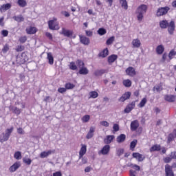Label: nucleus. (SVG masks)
Wrapping results in <instances>:
<instances>
[{"mask_svg": "<svg viewBox=\"0 0 176 176\" xmlns=\"http://www.w3.org/2000/svg\"><path fill=\"white\" fill-rule=\"evenodd\" d=\"M148 10V6L145 4L140 6L136 11L137 19L138 21L141 22L142 21V19H144V13H146V11Z\"/></svg>", "mask_w": 176, "mask_h": 176, "instance_id": "obj_1", "label": "nucleus"}, {"mask_svg": "<svg viewBox=\"0 0 176 176\" xmlns=\"http://www.w3.org/2000/svg\"><path fill=\"white\" fill-rule=\"evenodd\" d=\"M13 127H11L10 129H7L6 130V133H2L0 135V142L1 144H3V142H6V141H8L10 135L12 134V133H13Z\"/></svg>", "mask_w": 176, "mask_h": 176, "instance_id": "obj_2", "label": "nucleus"}, {"mask_svg": "<svg viewBox=\"0 0 176 176\" xmlns=\"http://www.w3.org/2000/svg\"><path fill=\"white\" fill-rule=\"evenodd\" d=\"M169 10H170V7L168 6L160 7L155 12V16L157 17H162V16H166V14L168 13Z\"/></svg>", "mask_w": 176, "mask_h": 176, "instance_id": "obj_3", "label": "nucleus"}, {"mask_svg": "<svg viewBox=\"0 0 176 176\" xmlns=\"http://www.w3.org/2000/svg\"><path fill=\"white\" fill-rule=\"evenodd\" d=\"M60 34L65 36L66 38H76V36H74V31L67 30L64 28H62Z\"/></svg>", "mask_w": 176, "mask_h": 176, "instance_id": "obj_4", "label": "nucleus"}, {"mask_svg": "<svg viewBox=\"0 0 176 176\" xmlns=\"http://www.w3.org/2000/svg\"><path fill=\"white\" fill-rule=\"evenodd\" d=\"M48 27L50 30H60V26H58V23L57 22V19L51 20L48 21Z\"/></svg>", "mask_w": 176, "mask_h": 176, "instance_id": "obj_5", "label": "nucleus"}, {"mask_svg": "<svg viewBox=\"0 0 176 176\" xmlns=\"http://www.w3.org/2000/svg\"><path fill=\"white\" fill-rule=\"evenodd\" d=\"M168 32H169L170 35H173L174 32L175 31V22L171 21L169 23H168Z\"/></svg>", "mask_w": 176, "mask_h": 176, "instance_id": "obj_6", "label": "nucleus"}, {"mask_svg": "<svg viewBox=\"0 0 176 176\" xmlns=\"http://www.w3.org/2000/svg\"><path fill=\"white\" fill-rule=\"evenodd\" d=\"M111 151V146L109 144H106L103 146L101 151H98V155H108Z\"/></svg>", "mask_w": 176, "mask_h": 176, "instance_id": "obj_7", "label": "nucleus"}, {"mask_svg": "<svg viewBox=\"0 0 176 176\" xmlns=\"http://www.w3.org/2000/svg\"><path fill=\"white\" fill-rule=\"evenodd\" d=\"M134 108H135V101H133L131 104H128L124 109V112L125 113H130V112H131Z\"/></svg>", "mask_w": 176, "mask_h": 176, "instance_id": "obj_8", "label": "nucleus"}, {"mask_svg": "<svg viewBox=\"0 0 176 176\" xmlns=\"http://www.w3.org/2000/svg\"><path fill=\"white\" fill-rule=\"evenodd\" d=\"M125 72L126 75H129V76H135V75H137L135 69L133 67H129Z\"/></svg>", "mask_w": 176, "mask_h": 176, "instance_id": "obj_9", "label": "nucleus"}, {"mask_svg": "<svg viewBox=\"0 0 176 176\" xmlns=\"http://www.w3.org/2000/svg\"><path fill=\"white\" fill-rule=\"evenodd\" d=\"M25 31L29 35H34V34H36V32H38V29L35 27L30 26L27 28Z\"/></svg>", "mask_w": 176, "mask_h": 176, "instance_id": "obj_10", "label": "nucleus"}, {"mask_svg": "<svg viewBox=\"0 0 176 176\" xmlns=\"http://www.w3.org/2000/svg\"><path fill=\"white\" fill-rule=\"evenodd\" d=\"M56 150H49L48 151H43L40 154V157L41 159H45V157H47V156H50V155H52V153H55Z\"/></svg>", "mask_w": 176, "mask_h": 176, "instance_id": "obj_11", "label": "nucleus"}, {"mask_svg": "<svg viewBox=\"0 0 176 176\" xmlns=\"http://www.w3.org/2000/svg\"><path fill=\"white\" fill-rule=\"evenodd\" d=\"M130 97H131V92H126L125 94H122L118 101H121V102H124V101H126V100H129Z\"/></svg>", "mask_w": 176, "mask_h": 176, "instance_id": "obj_12", "label": "nucleus"}, {"mask_svg": "<svg viewBox=\"0 0 176 176\" xmlns=\"http://www.w3.org/2000/svg\"><path fill=\"white\" fill-rule=\"evenodd\" d=\"M140 127V122L138 120H135L131 122V131H137V129Z\"/></svg>", "mask_w": 176, "mask_h": 176, "instance_id": "obj_13", "label": "nucleus"}, {"mask_svg": "<svg viewBox=\"0 0 176 176\" xmlns=\"http://www.w3.org/2000/svg\"><path fill=\"white\" fill-rule=\"evenodd\" d=\"M132 156L135 159H138V162H144V160H145V156H143L142 154H140L139 153H133L132 154Z\"/></svg>", "mask_w": 176, "mask_h": 176, "instance_id": "obj_14", "label": "nucleus"}, {"mask_svg": "<svg viewBox=\"0 0 176 176\" xmlns=\"http://www.w3.org/2000/svg\"><path fill=\"white\" fill-rule=\"evenodd\" d=\"M165 173L166 176H174V172L170 165L167 164L165 166Z\"/></svg>", "mask_w": 176, "mask_h": 176, "instance_id": "obj_15", "label": "nucleus"}, {"mask_svg": "<svg viewBox=\"0 0 176 176\" xmlns=\"http://www.w3.org/2000/svg\"><path fill=\"white\" fill-rule=\"evenodd\" d=\"M21 166V164H20V162H16L9 168V171L10 173H14V171H16Z\"/></svg>", "mask_w": 176, "mask_h": 176, "instance_id": "obj_16", "label": "nucleus"}, {"mask_svg": "<svg viewBox=\"0 0 176 176\" xmlns=\"http://www.w3.org/2000/svg\"><path fill=\"white\" fill-rule=\"evenodd\" d=\"M94 131H96V128L94 126H91L89 131L87 134L86 139L90 140L91 138H93V137H94Z\"/></svg>", "mask_w": 176, "mask_h": 176, "instance_id": "obj_17", "label": "nucleus"}, {"mask_svg": "<svg viewBox=\"0 0 176 176\" xmlns=\"http://www.w3.org/2000/svg\"><path fill=\"white\" fill-rule=\"evenodd\" d=\"M107 72L108 70L104 69H97L94 72V75H95V76H102L104 74H107Z\"/></svg>", "mask_w": 176, "mask_h": 176, "instance_id": "obj_18", "label": "nucleus"}, {"mask_svg": "<svg viewBox=\"0 0 176 176\" xmlns=\"http://www.w3.org/2000/svg\"><path fill=\"white\" fill-rule=\"evenodd\" d=\"M80 41L82 45H89L90 43V38L86 37V36L80 35Z\"/></svg>", "mask_w": 176, "mask_h": 176, "instance_id": "obj_19", "label": "nucleus"}, {"mask_svg": "<svg viewBox=\"0 0 176 176\" xmlns=\"http://www.w3.org/2000/svg\"><path fill=\"white\" fill-rule=\"evenodd\" d=\"M113 140H115V135H107L106 138L104 139V143L108 145L109 144H111Z\"/></svg>", "mask_w": 176, "mask_h": 176, "instance_id": "obj_20", "label": "nucleus"}, {"mask_svg": "<svg viewBox=\"0 0 176 176\" xmlns=\"http://www.w3.org/2000/svg\"><path fill=\"white\" fill-rule=\"evenodd\" d=\"M165 100H166V101H168V102H174V101H175V100H176V96L166 95Z\"/></svg>", "mask_w": 176, "mask_h": 176, "instance_id": "obj_21", "label": "nucleus"}, {"mask_svg": "<svg viewBox=\"0 0 176 176\" xmlns=\"http://www.w3.org/2000/svg\"><path fill=\"white\" fill-rule=\"evenodd\" d=\"M160 27L163 30H166L168 27V21L167 20H162L160 22Z\"/></svg>", "mask_w": 176, "mask_h": 176, "instance_id": "obj_22", "label": "nucleus"}, {"mask_svg": "<svg viewBox=\"0 0 176 176\" xmlns=\"http://www.w3.org/2000/svg\"><path fill=\"white\" fill-rule=\"evenodd\" d=\"M118 60V55L112 54L108 57V63L111 64L112 63H115Z\"/></svg>", "mask_w": 176, "mask_h": 176, "instance_id": "obj_23", "label": "nucleus"}, {"mask_svg": "<svg viewBox=\"0 0 176 176\" xmlns=\"http://www.w3.org/2000/svg\"><path fill=\"white\" fill-rule=\"evenodd\" d=\"M155 90H156L157 93H160V91L163 90V83L160 82L157 85L155 86L153 88V91H155Z\"/></svg>", "mask_w": 176, "mask_h": 176, "instance_id": "obj_24", "label": "nucleus"}, {"mask_svg": "<svg viewBox=\"0 0 176 176\" xmlns=\"http://www.w3.org/2000/svg\"><path fill=\"white\" fill-rule=\"evenodd\" d=\"M124 141H126V135L120 134L117 137V142H118V144H122V142H124Z\"/></svg>", "mask_w": 176, "mask_h": 176, "instance_id": "obj_25", "label": "nucleus"}, {"mask_svg": "<svg viewBox=\"0 0 176 176\" xmlns=\"http://www.w3.org/2000/svg\"><path fill=\"white\" fill-rule=\"evenodd\" d=\"M162 149V146L160 144H155L150 148V152H159Z\"/></svg>", "mask_w": 176, "mask_h": 176, "instance_id": "obj_26", "label": "nucleus"}, {"mask_svg": "<svg viewBox=\"0 0 176 176\" xmlns=\"http://www.w3.org/2000/svg\"><path fill=\"white\" fill-rule=\"evenodd\" d=\"M47 60H48V63L49 64H50V65H53V64L54 63V58H53V55L52 54L51 52H48L47 54Z\"/></svg>", "mask_w": 176, "mask_h": 176, "instance_id": "obj_27", "label": "nucleus"}, {"mask_svg": "<svg viewBox=\"0 0 176 176\" xmlns=\"http://www.w3.org/2000/svg\"><path fill=\"white\" fill-rule=\"evenodd\" d=\"M109 54L108 48L104 49L99 54V57H102V58L107 57Z\"/></svg>", "mask_w": 176, "mask_h": 176, "instance_id": "obj_28", "label": "nucleus"}, {"mask_svg": "<svg viewBox=\"0 0 176 176\" xmlns=\"http://www.w3.org/2000/svg\"><path fill=\"white\" fill-rule=\"evenodd\" d=\"M13 19L17 23H21L24 21V16L23 15L14 16Z\"/></svg>", "mask_w": 176, "mask_h": 176, "instance_id": "obj_29", "label": "nucleus"}, {"mask_svg": "<svg viewBox=\"0 0 176 176\" xmlns=\"http://www.w3.org/2000/svg\"><path fill=\"white\" fill-rule=\"evenodd\" d=\"M78 74H80V75H87L89 74V69H87V67H81L80 68Z\"/></svg>", "mask_w": 176, "mask_h": 176, "instance_id": "obj_30", "label": "nucleus"}, {"mask_svg": "<svg viewBox=\"0 0 176 176\" xmlns=\"http://www.w3.org/2000/svg\"><path fill=\"white\" fill-rule=\"evenodd\" d=\"M86 146H82L79 152V160H80L81 157H83V155L86 154Z\"/></svg>", "mask_w": 176, "mask_h": 176, "instance_id": "obj_31", "label": "nucleus"}, {"mask_svg": "<svg viewBox=\"0 0 176 176\" xmlns=\"http://www.w3.org/2000/svg\"><path fill=\"white\" fill-rule=\"evenodd\" d=\"M120 3L121 4L122 8H123L125 10H127V9H129V6L127 5V1L120 0Z\"/></svg>", "mask_w": 176, "mask_h": 176, "instance_id": "obj_32", "label": "nucleus"}, {"mask_svg": "<svg viewBox=\"0 0 176 176\" xmlns=\"http://www.w3.org/2000/svg\"><path fill=\"white\" fill-rule=\"evenodd\" d=\"M164 52V47L163 45H158L156 48V52L157 54H163Z\"/></svg>", "mask_w": 176, "mask_h": 176, "instance_id": "obj_33", "label": "nucleus"}, {"mask_svg": "<svg viewBox=\"0 0 176 176\" xmlns=\"http://www.w3.org/2000/svg\"><path fill=\"white\" fill-rule=\"evenodd\" d=\"M12 8V5L10 3L3 4L1 6L0 10H8Z\"/></svg>", "mask_w": 176, "mask_h": 176, "instance_id": "obj_34", "label": "nucleus"}, {"mask_svg": "<svg viewBox=\"0 0 176 176\" xmlns=\"http://www.w3.org/2000/svg\"><path fill=\"white\" fill-rule=\"evenodd\" d=\"M17 3L21 8H25L27 6V1L25 0H18Z\"/></svg>", "mask_w": 176, "mask_h": 176, "instance_id": "obj_35", "label": "nucleus"}, {"mask_svg": "<svg viewBox=\"0 0 176 176\" xmlns=\"http://www.w3.org/2000/svg\"><path fill=\"white\" fill-rule=\"evenodd\" d=\"M98 35H100L102 36V35H105L107 34V30H105L104 28H100L98 30Z\"/></svg>", "mask_w": 176, "mask_h": 176, "instance_id": "obj_36", "label": "nucleus"}, {"mask_svg": "<svg viewBox=\"0 0 176 176\" xmlns=\"http://www.w3.org/2000/svg\"><path fill=\"white\" fill-rule=\"evenodd\" d=\"M11 109L16 115H20L21 113V110L16 107H11Z\"/></svg>", "mask_w": 176, "mask_h": 176, "instance_id": "obj_37", "label": "nucleus"}, {"mask_svg": "<svg viewBox=\"0 0 176 176\" xmlns=\"http://www.w3.org/2000/svg\"><path fill=\"white\" fill-rule=\"evenodd\" d=\"M76 65H77V67H78V68H83L85 67V63L82 62V60L80 59H78L76 60Z\"/></svg>", "mask_w": 176, "mask_h": 176, "instance_id": "obj_38", "label": "nucleus"}, {"mask_svg": "<svg viewBox=\"0 0 176 176\" xmlns=\"http://www.w3.org/2000/svg\"><path fill=\"white\" fill-rule=\"evenodd\" d=\"M65 87L66 90H71L75 87V85L71 83V82H67L65 84Z\"/></svg>", "mask_w": 176, "mask_h": 176, "instance_id": "obj_39", "label": "nucleus"}, {"mask_svg": "<svg viewBox=\"0 0 176 176\" xmlns=\"http://www.w3.org/2000/svg\"><path fill=\"white\" fill-rule=\"evenodd\" d=\"M69 67L72 71H76V69H78V66H76V65L75 64V62H71L70 64L69 65Z\"/></svg>", "mask_w": 176, "mask_h": 176, "instance_id": "obj_40", "label": "nucleus"}, {"mask_svg": "<svg viewBox=\"0 0 176 176\" xmlns=\"http://www.w3.org/2000/svg\"><path fill=\"white\" fill-rule=\"evenodd\" d=\"M168 56L170 60H173L174 56H176V51L175 50H171Z\"/></svg>", "mask_w": 176, "mask_h": 176, "instance_id": "obj_41", "label": "nucleus"}, {"mask_svg": "<svg viewBox=\"0 0 176 176\" xmlns=\"http://www.w3.org/2000/svg\"><path fill=\"white\" fill-rule=\"evenodd\" d=\"M124 86H125V87H131V80L127 79V80H124L122 82Z\"/></svg>", "mask_w": 176, "mask_h": 176, "instance_id": "obj_42", "label": "nucleus"}, {"mask_svg": "<svg viewBox=\"0 0 176 176\" xmlns=\"http://www.w3.org/2000/svg\"><path fill=\"white\" fill-rule=\"evenodd\" d=\"M81 120L82 123H87L89 120H90V116L89 115H85L82 118Z\"/></svg>", "mask_w": 176, "mask_h": 176, "instance_id": "obj_43", "label": "nucleus"}, {"mask_svg": "<svg viewBox=\"0 0 176 176\" xmlns=\"http://www.w3.org/2000/svg\"><path fill=\"white\" fill-rule=\"evenodd\" d=\"M14 157L16 159V160H20V159H21V152L20 151L15 152L14 155Z\"/></svg>", "mask_w": 176, "mask_h": 176, "instance_id": "obj_44", "label": "nucleus"}, {"mask_svg": "<svg viewBox=\"0 0 176 176\" xmlns=\"http://www.w3.org/2000/svg\"><path fill=\"white\" fill-rule=\"evenodd\" d=\"M115 42V36H111L109 38L106 42L107 45H112Z\"/></svg>", "mask_w": 176, "mask_h": 176, "instance_id": "obj_45", "label": "nucleus"}, {"mask_svg": "<svg viewBox=\"0 0 176 176\" xmlns=\"http://www.w3.org/2000/svg\"><path fill=\"white\" fill-rule=\"evenodd\" d=\"M23 162L27 164L28 166H30L31 163H32V160L30 158H23Z\"/></svg>", "mask_w": 176, "mask_h": 176, "instance_id": "obj_46", "label": "nucleus"}, {"mask_svg": "<svg viewBox=\"0 0 176 176\" xmlns=\"http://www.w3.org/2000/svg\"><path fill=\"white\" fill-rule=\"evenodd\" d=\"M174 138H176L174 134L173 133L169 134L168 136V141H167L168 144H170V142H171L174 140Z\"/></svg>", "mask_w": 176, "mask_h": 176, "instance_id": "obj_47", "label": "nucleus"}, {"mask_svg": "<svg viewBox=\"0 0 176 176\" xmlns=\"http://www.w3.org/2000/svg\"><path fill=\"white\" fill-rule=\"evenodd\" d=\"M145 104H146V98H143L139 104L140 108H144L145 107Z\"/></svg>", "mask_w": 176, "mask_h": 176, "instance_id": "obj_48", "label": "nucleus"}, {"mask_svg": "<svg viewBox=\"0 0 176 176\" xmlns=\"http://www.w3.org/2000/svg\"><path fill=\"white\" fill-rule=\"evenodd\" d=\"M123 153H124V149H123V148H119L116 151L117 156H122V155H123Z\"/></svg>", "mask_w": 176, "mask_h": 176, "instance_id": "obj_49", "label": "nucleus"}, {"mask_svg": "<svg viewBox=\"0 0 176 176\" xmlns=\"http://www.w3.org/2000/svg\"><path fill=\"white\" fill-rule=\"evenodd\" d=\"M89 94L91 98H97L98 97V93H97L96 91H91Z\"/></svg>", "mask_w": 176, "mask_h": 176, "instance_id": "obj_50", "label": "nucleus"}, {"mask_svg": "<svg viewBox=\"0 0 176 176\" xmlns=\"http://www.w3.org/2000/svg\"><path fill=\"white\" fill-rule=\"evenodd\" d=\"M9 45H4L3 49L1 50V53H3V54H5V53L9 52Z\"/></svg>", "mask_w": 176, "mask_h": 176, "instance_id": "obj_51", "label": "nucleus"}, {"mask_svg": "<svg viewBox=\"0 0 176 176\" xmlns=\"http://www.w3.org/2000/svg\"><path fill=\"white\" fill-rule=\"evenodd\" d=\"M19 42L21 43H25L27 42V36H22L19 38Z\"/></svg>", "mask_w": 176, "mask_h": 176, "instance_id": "obj_52", "label": "nucleus"}, {"mask_svg": "<svg viewBox=\"0 0 176 176\" xmlns=\"http://www.w3.org/2000/svg\"><path fill=\"white\" fill-rule=\"evenodd\" d=\"M137 145V140H135L131 142L130 148L131 149H134Z\"/></svg>", "mask_w": 176, "mask_h": 176, "instance_id": "obj_53", "label": "nucleus"}, {"mask_svg": "<svg viewBox=\"0 0 176 176\" xmlns=\"http://www.w3.org/2000/svg\"><path fill=\"white\" fill-rule=\"evenodd\" d=\"M25 47L24 45H18L17 47L16 48V52H23L24 50Z\"/></svg>", "mask_w": 176, "mask_h": 176, "instance_id": "obj_54", "label": "nucleus"}, {"mask_svg": "<svg viewBox=\"0 0 176 176\" xmlns=\"http://www.w3.org/2000/svg\"><path fill=\"white\" fill-rule=\"evenodd\" d=\"M80 159L82 162L80 163V166H82V164H86V163H87V158L82 157Z\"/></svg>", "mask_w": 176, "mask_h": 176, "instance_id": "obj_55", "label": "nucleus"}, {"mask_svg": "<svg viewBox=\"0 0 176 176\" xmlns=\"http://www.w3.org/2000/svg\"><path fill=\"white\" fill-rule=\"evenodd\" d=\"M1 35L4 37L8 36V35H9V31L6 30H3L1 31Z\"/></svg>", "mask_w": 176, "mask_h": 176, "instance_id": "obj_56", "label": "nucleus"}, {"mask_svg": "<svg viewBox=\"0 0 176 176\" xmlns=\"http://www.w3.org/2000/svg\"><path fill=\"white\" fill-rule=\"evenodd\" d=\"M132 166V168H134V170H136V171H140V170H141V167H140V166L135 164H131V166Z\"/></svg>", "mask_w": 176, "mask_h": 176, "instance_id": "obj_57", "label": "nucleus"}, {"mask_svg": "<svg viewBox=\"0 0 176 176\" xmlns=\"http://www.w3.org/2000/svg\"><path fill=\"white\" fill-rule=\"evenodd\" d=\"M85 34L87 36L91 37L93 36V31L91 30H85Z\"/></svg>", "mask_w": 176, "mask_h": 176, "instance_id": "obj_58", "label": "nucleus"}, {"mask_svg": "<svg viewBox=\"0 0 176 176\" xmlns=\"http://www.w3.org/2000/svg\"><path fill=\"white\" fill-rule=\"evenodd\" d=\"M171 160H173V158H171V157H166L164 158V163H170Z\"/></svg>", "mask_w": 176, "mask_h": 176, "instance_id": "obj_59", "label": "nucleus"}, {"mask_svg": "<svg viewBox=\"0 0 176 176\" xmlns=\"http://www.w3.org/2000/svg\"><path fill=\"white\" fill-rule=\"evenodd\" d=\"M101 126H104V127H108L109 126V122L107 121H102L100 122Z\"/></svg>", "mask_w": 176, "mask_h": 176, "instance_id": "obj_60", "label": "nucleus"}, {"mask_svg": "<svg viewBox=\"0 0 176 176\" xmlns=\"http://www.w3.org/2000/svg\"><path fill=\"white\" fill-rule=\"evenodd\" d=\"M113 131H115V132L119 131V124H114L113 126Z\"/></svg>", "mask_w": 176, "mask_h": 176, "instance_id": "obj_61", "label": "nucleus"}, {"mask_svg": "<svg viewBox=\"0 0 176 176\" xmlns=\"http://www.w3.org/2000/svg\"><path fill=\"white\" fill-rule=\"evenodd\" d=\"M132 45H141V41L139 39H134L132 41Z\"/></svg>", "mask_w": 176, "mask_h": 176, "instance_id": "obj_62", "label": "nucleus"}, {"mask_svg": "<svg viewBox=\"0 0 176 176\" xmlns=\"http://www.w3.org/2000/svg\"><path fill=\"white\" fill-rule=\"evenodd\" d=\"M58 93H65V91H67V89L66 88H64V87H60L58 89Z\"/></svg>", "mask_w": 176, "mask_h": 176, "instance_id": "obj_63", "label": "nucleus"}, {"mask_svg": "<svg viewBox=\"0 0 176 176\" xmlns=\"http://www.w3.org/2000/svg\"><path fill=\"white\" fill-rule=\"evenodd\" d=\"M170 157H171V159L176 160V151L171 152Z\"/></svg>", "mask_w": 176, "mask_h": 176, "instance_id": "obj_64", "label": "nucleus"}]
</instances>
